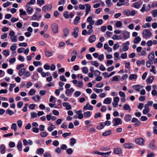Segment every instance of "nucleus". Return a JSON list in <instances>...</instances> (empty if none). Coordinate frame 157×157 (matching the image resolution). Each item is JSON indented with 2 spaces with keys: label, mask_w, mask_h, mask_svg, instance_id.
<instances>
[{
  "label": "nucleus",
  "mask_w": 157,
  "mask_h": 157,
  "mask_svg": "<svg viewBox=\"0 0 157 157\" xmlns=\"http://www.w3.org/2000/svg\"><path fill=\"white\" fill-rule=\"evenodd\" d=\"M143 36L145 38H150L152 36V34L149 29H145L142 32Z\"/></svg>",
  "instance_id": "nucleus-1"
},
{
  "label": "nucleus",
  "mask_w": 157,
  "mask_h": 157,
  "mask_svg": "<svg viewBox=\"0 0 157 157\" xmlns=\"http://www.w3.org/2000/svg\"><path fill=\"white\" fill-rule=\"evenodd\" d=\"M111 151L107 152L106 153L101 152L98 151H93L92 153L95 154H98L101 155L103 157H108L109 156Z\"/></svg>",
  "instance_id": "nucleus-2"
},
{
  "label": "nucleus",
  "mask_w": 157,
  "mask_h": 157,
  "mask_svg": "<svg viewBox=\"0 0 157 157\" xmlns=\"http://www.w3.org/2000/svg\"><path fill=\"white\" fill-rule=\"evenodd\" d=\"M52 6L51 4H47L43 6L42 8V10L43 12L45 13L47 11H50L52 9Z\"/></svg>",
  "instance_id": "nucleus-3"
},
{
  "label": "nucleus",
  "mask_w": 157,
  "mask_h": 157,
  "mask_svg": "<svg viewBox=\"0 0 157 157\" xmlns=\"http://www.w3.org/2000/svg\"><path fill=\"white\" fill-rule=\"evenodd\" d=\"M113 121L114 122L113 124L114 126L120 125L122 123V121L121 119L119 118H114L113 120Z\"/></svg>",
  "instance_id": "nucleus-4"
},
{
  "label": "nucleus",
  "mask_w": 157,
  "mask_h": 157,
  "mask_svg": "<svg viewBox=\"0 0 157 157\" xmlns=\"http://www.w3.org/2000/svg\"><path fill=\"white\" fill-rule=\"evenodd\" d=\"M135 142L136 144L140 146H143L144 142V139L141 138L136 139Z\"/></svg>",
  "instance_id": "nucleus-5"
},
{
  "label": "nucleus",
  "mask_w": 157,
  "mask_h": 157,
  "mask_svg": "<svg viewBox=\"0 0 157 157\" xmlns=\"http://www.w3.org/2000/svg\"><path fill=\"white\" fill-rule=\"evenodd\" d=\"M26 10L27 12L29 14H31L33 11V7L31 6L30 5L26 4Z\"/></svg>",
  "instance_id": "nucleus-6"
},
{
  "label": "nucleus",
  "mask_w": 157,
  "mask_h": 157,
  "mask_svg": "<svg viewBox=\"0 0 157 157\" xmlns=\"http://www.w3.org/2000/svg\"><path fill=\"white\" fill-rule=\"evenodd\" d=\"M123 145L125 148L128 149H132L134 147L133 144L132 143H125Z\"/></svg>",
  "instance_id": "nucleus-7"
},
{
  "label": "nucleus",
  "mask_w": 157,
  "mask_h": 157,
  "mask_svg": "<svg viewBox=\"0 0 157 157\" xmlns=\"http://www.w3.org/2000/svg\"><path fill=\"white\" fill-rule=\"evenodd\" d=\"M51 28L53 33H56L58 31V25L56 23L52 24L51 26Z\"/></svg>",
  "instance_id": "nucleus-8"
},
{
  "label": "nucleus",
  "mask_w": 157,
  "mask_h": 157,
  "mask_svg": "<svg viewBox=\"0 0 157 157\" xmlns=\"http://www.w3.org/2000/svg\"><path fill=\"white\" fill-rule=\"evenodd\" d=\"M124 0H119V2L117 4V5L118 6H121L123 5L128 6L129 3L128 2H124Z\"/></svg>",
  "instance_id": "nucleus-9"
},
{
  "label": "nucleus",
  "mask_w": 157,
  "mask_h": 157,
  "mask_svg": "<svg viewBox=\"0 0 157 157\" xmlns=\"http://www.w3.org/2000/svg\"><path fill=\"white\" fill-rule=\"evenodd\" d=\"M86 21L89 23V25L87 26L91 25V26H92V25H93L95 23V21L93 20L92 17L91 16L87 18Z\"/></svg>",
  "instance_id": "nucleus-10"
},
{
  "label": "nucleus",
  "mask_w": 157,
  "mask_h": 157,
  "mask_svg": "<svg viewBox=\"0 0 157 157\" xmlns=\"http://www.w3.org/2000/svg\"><path fill=\"white\" fill-rule=\"evenodd\" d=\"M155 141L153 140L148 145V147L152 150H155L156 149V147L155 145Z\"/></svg>",
  "instance_id": "nucleus-11"
},
{
  "label": "nucleus",
  "mask_w": 157,
  "mask_h": 157,
  "mask_svg": "<svg viewBox=\"0 0 157 157\" xmlns=\"http://www.w3.org/2000/svg\"><path fill=\"white\" fill-rule=\"evenodd\" d=\"M123 37L124 40H126L129 38L130 36L129 33L126 30L123 31L122 32Z\"/></svg>",
  "instance_id": "nucleus-12"
},
{
  "label": "nucleus",
  "mask_w": 157,
  "mask_h": 157,
  "mask_svg": "<svg viewBox=\"0 0 157 157\" xmlns=\"http://www.w3.org/2000/svg\"><path fill=\"white\" fill-rule=\"evenodd\" d=\"M85 5L86 7L85 11L86 13L85 15H86L89 13V12L90 11L91 7L90 5L88 4H86Z\"/></svg>",
  "instance_id": "nucleus-13"
},
{
  "label": "nucleus",
  "mask_w": 157,
  "mask_h": 157,
  "mask_svg": "<svg viewBox=\"0 0 157 157\" xmlns=\"http://www.w3.org/2000/svg\"><path fill=\"white\" fill-rule=\"evenodd\" d=\"M74 91V89L73 88H71L70 89L67 90L65 92V94L67 96H69L72 94Z\"/></svg>",
  "instance_id": "nucleus-14"
},
{
  "label": "nucleus",
  "mask_w": 157,
  "mask_h": 157,
  "mask_svg": "<svg viewBox=\"0 0 157 157\" xmlns=\"http://www.w3.org/2000/svg\"><path fill=\"white\" fill-rule=\"evenodd\" d=\"M143 87V86L139 85H134L132 86L133 89L136 90L137 92H139L141 88H142Z\"/></svg>",
  "instance_id": "nucleus-15"
},
{
  "label": "nucleus",
  "mask_w": 157,
  "mask_h": 157,
  "mask_svg": "<svg viewBox=\"0 0 157 157\" xmlns=\"http://www.w3.org/2000/svg\"><path fill=\"white\" fill-rule=\"evenodd\" d=\"M63 15L65 18L68 19L69 17H70L71 18H72L73 16V14H72V13L68 14V12L66 11L64 13Z\"/></svg>",
  "instance_id": "nucleus-16"
},
{
  "label": "nucleus",
  "mask_w": 157,
  "mask_h": 157,
  "mask_svg": "<svg viewBox=\"0 0 157 157\" xmlns=\"http://www.w3.org/2000/svg\"><path fill=\"white\" fill-rule=\"evenodd\" d=\"M148 59L149 60H153L155 58L154 53L153 52H150L148 55Z\"/></svg>",
  "instance_id": "nucleus-17"
},
{
  "label": "nucleus",
  "mask_w": 157,
  "mask_h": 157,
  "mask_svg": "<svg viewBox=\"0 0 157 157\" xmlns=\"http://www.w3.org/2000/svg\"><path fill=\"white\" fill-rule=\"evenodd\" d=\"M79 29L78 27H75L74 29V31L72 33L74 36L75 38H77L78 36V31Z\"/></svg>",
  "instance_id": "nucleus-18"
},
{
  "label": "nucleus",
  "mask_w": 157,
  "mask_h": 157,
  "mask_svg": "<svg viewBox=\"0 0 157 157\" xmlns=\"http://www.w3.org/2000/svg\"><path fill=\"white\" fill-rule=\"evenodd\" d=\"M87 28L89 30L87 31V34L88 35H90L93 33V26H87Z\"/></svg>",
  "instance_id": "nucleus-19"
},
{
  "label": "nucleus",
  "mask_w": 157,
  "mask_h": 157,
  "mask_svg": "<svg viewBox=\"0 0 157 157\" xmlns=\"http://www.w3.org/2000/svg\"><path fill=\"white\" fill-rule=\"evenodd\" d=\"M96 39V36L94 35H91L89 38V42L90 43H93L95 41Z\"/></svg>",
  "instance_id": "nucleus-20"
},
{
  "label": "nucleus",
  "mask_w": 157,
  "mask_h": 157,
  "mask_svg": "<svg viewBox=\"0 0 157 157\" xmlns=\"http://www.w3.org/2000/svg\"><path fill=\"white\" fill-rule=\"evenodd\" d=\"M123 108L125 110L131 111V110L130 106L128 104H126L123 105Z\"/></svg>",
  "instance_id": "nucleus-21"
},
{
  "label": "nucleus",
  "mask_w": 157,
  "mask_h": 157,
  "mask_svg": "<svg viewBox=\"0 0 157 157\" xmlns=\"http://www.w3.org/2000/svg\"><path fill=\"white\" fill-rule=\"evenodd\" d=\"M137 75L136 74H132L130 75L129 79L130 80L136 79L137 78Z\"/></svg>",
  "instance_id": "nucleus-22"
},
{
  "label": "nucleus",
  "mask_w": 157,
  "mask_h": 157,
  "mask_svg": "<svg viewBox=\"0 0 157 157\" xmlns=\"http://www.w3.org/2000/svg\"><path fill=\"white\" fill-rule=\"evenodd\" d=\"M132 118V116L129 114H127L124 117V120L126 122H128L131 121Z\"/></svg>",
  "instance_id": "nucleus-23"
},
{
  "label": "nucleus",
  "mask_w": 157,
  "mask_h": 157,
  "mask_svg": "<svg viewBox=\"0 0 157 157\" xmlns=\"http://www.w3.org/2000/svg\"><path fill=\"white\" fill-rule=\"evenodd\" d=\"M141 39L140 37L137 36L134 38L133 41V43L135 44H137L141 41Z\"/></svg>",
  "instance_id": "nucleus-24"
},
{
  "label": "nucleus",
  "mask_w": 157,
  "mask_h": 157,
  "mask_svg": "<svg viewBox=\"0 0 157 157\" xmlns=\"http://www.w3.org/2000/svg\"><path fill=\"white\" fill-rule=\"evenodd\" d=\"M104 47L105 49L107 50L109 52H111L112 51V48L109 47L107 43L104 44Z\"/></svg>",
  "instance_id": "nucleus-25"
},
{
  "label": "nucleus",
  "mask_w": 157,
  "mask_h": 157,
  "mask_svg": "<svg viewBox=\"0 0 157 157\" xmlns=\"http://www.w3.org/2000/svg\"><path fill=\"white\" fill-rule=\"evenodd\" d=\"M105 125L103 122L100 123L99 125L97 127V128L99 130L102 129L104 127Z\"/></svg>",
  "instance_id": "nucleus-26"
},
{
  "label": "nucleus",
  "mask_w": 157,
  "mask_h": 157,
  "mask_svg": "<svg viewBox=\"0 0 157 157\" xmlns=\"http://www.w3.org/2000/svg\"><path fill=\"white\" fill-rule=\"evenodd\" d=\"M112 131L111 130H106L102 133V135L104 136H106L110 135Z\"/></svg>",
  "instance_id": "nucleus-27"
},
{
  "label": "nucleus",
  "mask_w": 157,
  "mask_h": 157,
  "mask_svg": "<svg viewBox=\"0 0 157 157\" xmlns=\"http://www.w3.org/2000/svg\"><path fill=\"white\" fill-rule=\"evenodd\" d=\"M25 71L26 69L25 68H23L20 70L18 73L19 75L21 76L23 75L25 72Z\"/></svg>",
  "instance_id": "nucleus-28"
},
{
  "label": "nucleus",
  "mask_w": 157,
  "mask_h": 157,
  "mask_svg": "<svg viewBox=\"0 0 157 157\" xmlns=\"http://www.w3.org/2000/svg\"><path fill=\"white\" fill-rule=\"evenodd\" d=\"M17 147L18 150L19 151H21L22 150V143L21 141H20L18 142Z\"/></svg>",
  "instance_id": "nucleus-29"
},
{
  "label": "nucleus",
  "mask_w": 157,
  "mask_h": 157,
  "mask_svg": "<svg viewBox=\"0 0 157 157\" xmlns=\"http://www.w3.org/2000/svg\"><path fill=\"white\" fill-rule=\"evenodd\" d=\"M0 152L1 154H3L5 152V148L3 144H2L0 146Z\"/></svg>",
  "instance_id": "nucleus-30"
},
{
  "label": "nucleus",
  "mask_w": 157,
  "mask_h": 157,
  "mask_svg": "<svg viewBox=\"0 0 157 157\" xmlns=\"http://www.w3.org/2000/svg\"><path fill=\"white\" fill-rule=\"evenodd\" d=\"M121 150L119 148H115L114 150V152L116 154H119L121 153Z\"/></svg>",
  "instance_id": "nucleus-31"
},
{
  "label": "nucleus",
  "mask_w": 157,
  "mask_h": 157,
  "mask_svg": "<svg viewBox=\"0 0 157 157\" xmlns=\"http://www.w3.org/2000/svg\"><path fill=\"white\" fill-rule=\"evenodd\" d=\"M112 99L110 98H106L104 100V103L106 104H109L111 103Z\"/></svg>",
  "instance_id": "nucleus-32"
},
{
  "label": "nucleus",
  "mask_w": 157,
  "mask_h": 157,
  "mask_svg": "<svg viewBox=\"0 0 157 157\" xmlns=\"http://www.w3.org/2000/svg\"><path fill=\"white\" fill-rule=\"evenodd\" d=\"M70 145L71 146H73L76 143V141L75 139L73 138H71L70 139Z\"/></svg>",
  "instance_id": "nucleus-33"
},
{
  "label": "nucleus",
  "mask_w": 157,
  "mask_h": 157,
  "mask_svg": "<svg viewBox=\"0 0 157 157\" xmlns=\"http://www.w3.org/2000/svg\"><path fill=\"white\" fill-rule=\"evenodd\" d=\"M141 4H140L139 2H137L135 3H134L133 4V7L136 8V9H139L140 6Z\"/></svg>",
  "instance_id": "nucleus-34"
},
{
  "label": "nucleus",
  "mask_w": 157,
  "mask_h": 157,
  "mask_svg": "<svg viewBox=\"0 0 157 157\" xmlns=\"http://www.w3.org/2000/svg\"><path fill=\"white\" fill-rule=\"evenodd\" d=\"M80 20V17L79 16H77L75 17L74 20V23L75 25H77L79 23V21Z\"/></svg>",
  "instance_id": "nucleus-35"
},
{
  "label": "nucleus",
  "mask_w": 157,
  "mask_h": 157,
  "mask_svg": "<svg viewBox=\"0 0 157 157\" xmlns=\"http://www.w3.org/2000/svg\"><path fill=\"white\" fill-rule=\"evenodd\" d=\"M83 115L84 117L86 118L90 117L91 116L90 112V111L85 112L83 113Z\"/></svg>",
  "instance_id": "nucleus-36"
},
{
  "label": "nucleus",
  "mask_w": 157,
  "mask_h": 157,
  "mask_svg": "<svg viewBox=\"0 0 157 157\" xmlns=\"http://www.w3.org/2000/svg\"><path fill=\"white\" fill-rule=\"evenodd\" d=\"M82 72L84 74H86L88 72V68L86 67H84L82 69Z\"/></svg>",
  "instance_id": "nucleus-37"
},
{
  "label": "nucleus",
  "mask_w": 157,
  "mask_h": 157,
  "mask_svg": "<svg viewBox=\"0 0 157 157\" xmlns=\"http://www.w3.org/2000/svg\"><path fill=\"white\" fill-rule=\"evenodd\" d=\"M45 53L46 56L48 57H50L52 55V52L48 50L45 51Z\"/></svg>",
  "instance_id": "nucleus-38"
},
{
  "label": "nucleus",
  "mask_w": 157,
  "mask_h": 157,
  "mask_svg": "<svg viewBox=\"0 0 157 157\" xmlns=\"http://www.w3.org/2000/svg\"><path fill=\"white\" fill-rule=\"evenodd\" d=\"M17 124L15 123L13 124L11 126V128L15 132L17 130Z\"/></svg>",
  "instance_id": "nucleus-39"
},
{
  "label": "nucleus",
  "mask_w": 157,
  "mask_h": 157,
  "mask_svg": "<svg viewBox=\"0 0 157 157\" xmlns=\"http://www.w3.org/2000/svg\"><path fill=\"white\" fill-rule=\"evenodd\" d=\"M2 53L5 56H7L10 55L9 51V50H4Z\"/></svg>",
  "instance_id": "nucleus-40"
},
{
  "label": "nucleus",
  "mask_w": 157,
  "mask_h": 157,
  "mask_svg": "<svg viewBox=\"0 0 157 157\" xmlns=\"http://www.w3.org/2000/svg\"><path fill=\"white\" fill-rule=\"evenodd\" d=\"M69 30L67 29L66 28L63 30L64 35L65 37H67V35L69 33Z\"/></svg>",
  "instance_id": "nucleus-41"
},
{
  "label": "nucleus",
  "mask_w": 157,
  "mask_h": 157,
  "mask_svg": "<svg viewBox=\"0 0 157 157\" xmlns=\"http://www.w3.org/2000/svg\"><path fill=\"white\" fill-rule=\"evenodd\" d=\"M10 39L13 42H16L17 41V37L16 36H14L10 37Z\"/></svg>",
  "instance_id": "nucleus-42"
},
{
  "label": "nucleus",
  "mask_w": 157,
  "mask_h": 157,
  "mask_svg": "<svg viewBox=\"0 0 157 157\" xmlns=\"http://www.w3.org/2000/svg\"><path fill=\"white\" fill-rule=\"evenodd\" d=\"M44 150L42 148H40L37 150V152L38 154H42L44 152Z\"/></svg>",
  "instance_id": "nucleus-43"
},
{
  "label": "nucleus",
  "mask_w": 157,
  "mask_h": 157,
  "mask_svg": "<svg viewBox=\"0 0 157 157\" xmlns=\"http://www.w3.org/2000/svg\"><path fill=\"white\" fill-rule=\"evenodd\" d=\"M36 91L33 89H31L29 92V95H32L35 94Z\"/></svg>",
  "instance_id": "nucleus-44"
},
{
  "label": "nucleus",
  "mask_w": 157,
  "mask_h": 157,
  "mask_svg": "<svg viewBox=\"0 0 157 157\" xmlns=\"http://www.w3.org/2000/svg\"><path fill=\"white\" fill-rule=\"evenodd\" d=\"M17 48L16 44H13L11 46L10 49L12 51L15 50Z\"/></svg>",
  "instance_id": "nucleus-45"
},
{
  "label": "nucleus",
  "mask_w": 157,
  "mask_h": 157,
  "mask_svg": "<svg viewBox=\"0 0 157 157\" xmlns=\"http://www.w3.org/2000/svg\"><path fill=\"white\" fill-rule=\"evenodd\" d=\"M91 64L95 67H97L99 66L98 63L96 61H91Z\"/></svg>",
  "instance_id": "nucleus-46"
},
{
  "label": "nucleus",
  "mask_w": 157,
  "mask_h": 157,
  "mask_svg": "<svg viewBox=\"0 0 157 157\" xmlns=\"http://www.w3.org/2000/svg\"><path fill=\"white\" fill-rule=\"evenodd\" d=\"M33 65L36 67H37L39 65H41L42 64L40 61H34L33 62Z\"/></svg>",
  "instance_id": "nucleus-47"
},
{
  "label": "nucleus",
  "mask_w": 157,
  "mask_h": 157,
  "mask_svg": "<svg viewBox=\"0 0 157 157\" xmlns=\"http://www.w3.org/2000/svg\"><path fill=\"white\" fill-rule=\"evenodd\" d=\"M31 118L33 119L37 117V114L36 113L34 112H32L31 113Z\"/></svg>",
  "instance_id": "nucleus-48"
},
{
  "label": "nucleus",
  "mask_w": 157,
  "mask_h": 157,
  "mask_svg": "<svg viewBox=\"0 0 157 157\" xmlns=\"http://www.w3.org/2000/svg\"><path fill=\"white\" fill-rule=\"evenodd\" d=\"M103 23V20L102 19L98 20L95 23L96 25H101Z\"/></svg>",
  "instance_id": "nucleus-49"
},
{
  "label": "nucleus",
  "mask_w": 157,
  "mask_h": 157,
  "mask_svg": "<svg viewBox=\"0 0 157 157\" xmlns=\"http://www.w3.org/2000/svg\"><path fill=\"white\" fill-rule=\"evenodd\" d=\"M44 0H37V3L40 6L43 5L44 4Z\"/></svg>",
  "instance_id": "nucleus-50"
},
{
  "label": "nucleus",
  "mask_w": 157,
  "mask_h": 157,
  "mask_svg": "<svg viewBox=\"0 0 157 157\" xmlns=\"http://www.w3.org/2000/svg\"><path fill=\"white\" fill-rule=\"evenodd\" d=\"M123 13L124 15H125L127 16H128L130 15L129 10H124L123 11Z\"/></svg>",
  "instance_id": "nucleus-51"
},
{
  "label": "nucleus",
  "mask_w": 157,
  "mask_h": 157,
  "mask_svg": "<svg viewBox=\"0 0 157 157\" xmlns=\"http://www.w3.org/2000/svg\"><path fill=\"white\" fill-rule=\"evenodd\" d=\"M94 91L96 93H99L102 92L103 91V90L102 89H98L97 88H94Z\"/></svg>",
  "instance_id": "nucleus-52"
},
{
  "label": "nucleus",
  "mask_w": 157,
  "mask_h": 157,
  "mask_svg": "<svg viewBox=\"0 0 157 157\" xmlns=\"http://www.w3.org/2000/svg\"><path fill=\"white\" fill-rule=\"evenodd\" d=\"M6 113L10 116L14 114L13 112L10 109H7L6 111Z\"/></svg>",
  "instance_id": "nucleus-53"
},
{
  "label": "nucleus",
  "mask_w": 157,
  "mask_h": 157,
  "mask_svg": "<svg viewBox=\"0 0 157 157\" xmlns=\"http://www.w3.org/2000/svg\"><path fill=\"white\" fill-rule=\"evenodd\" d=\"M151 69L150 70L151 72H152L154 74H156V71L155 70V67L154 65H152L151 66Z\"/></svg>",
  "instance_id": "nucleus-54"
},
{
  "label": "nucleus",
  "mask_w": 157,
  "mask_h": 157,
  "mask_svg": "<svg viewBox=\"0 0 157 157\" xmlns=\"http://www.w3.org/2000/svg\"><path fill=\"white\" fill-rule=\"evenodd\" d=\"M55 128V127L54 125H53V124H51V127H48V131H49V132H51L52 131H53V129Z\"/></svg>",
  "instance_id": "nucleus-55"
},
{
  "label": "nucleus",
  "mask_w": 157,
  "mask_h": 157,
  "mask_svg": "<svg viewBox=\"0 0 157 157\" xmlns=\"http://www.w3.org/2000/svg\"><path fill=\"white\" fill-rule=\"evenodd\" d=\"M17 124L19 127L21 128L22 125V122L20 120H19L17 121Z\"/></svg>",
  "instance_id": "nucleus-56"
},
{
  "label": "nucleus",
  "mask_w": 157,
  "mask_h": 157,
  "mask_svg": "<svg viewBox=\"0 0 157 157\" xmlns=\"http://www.w3.org/2000/svg\"><path fill=\"white\" fill-rule=\"evenodd\" d=\"M19 12L20 13V15H26V12L25 11H24L22 9H20L19 10Z\"/></svg>",
  "instance_id": "nucleus-57"
},
{
  "label": "nucleus",
  "mask_w": 157,
  "mask_h": 157,
  "mask_svg": "<svg viewBox=\"0 0 157 157\" xmlns=\"http://www.w3.org/2000/svg\"><path fill=\"white\" fill-rule=\"evenodd\" d=\"M116 26L117 27H120L122 25V23L120 21H117L116 23Z\"/></svg>",
  "instance_id": "nucleus-58"
},
{
  "label": "nucleus",
  "mask_w": 157,
  "mask_h": 157,
  "mask_svg": "<svg viewBox=\"0 0 157 157\" xmlns=\"http://www.w3.org/2000/svg\"><path fill=\"white\" fill-rule=\"evenodd\" d=\"M48 135V133L46 132H42L40 133V135L42 137H45Z\"/></svg>",
  "instance_id": "nucleus-59"
},
{
  "label": "nucleus",
  "mask_w": 157,
  "mask_h": 157,
  "mask_svg": "<svg viewBox=\"0 0 157 157\" xmlns=\"http://www.w3.org/2000/svg\"><path fill=\"white\" fill-rule=\"evenodd\" d=\"M81 94V93L79 91H76L74 94V95H75V96L76 97H77L78 96H79Z\"/></svg>",
  "instance_id": "nucleus-60"
},
{
  "label": "nucleus",
  "mask_w": 157,
  "mask_h": 157,
  "mask_svg": "<svg viewBox=\"0 0 157 157\" xmlns=\"http://www.w3.org/2000/svg\"><path fill=\"white\" fill-rule=\"evenodd\" d=\"M154 78L152 77H151L147 80V82L148 83H151L153 80Z\"/></svg>",
  "instance_id": "nucleus-61"
},
{
  "label": "nucleus",
  "mask_w": 157,
  "mask_h": 157,
  "mask_svg": "<svg viewBox=\"0 0 157 157\" xmlns=\"http://www.w3.org/2000/svg\"><path fill=\"white\" fill-rule=\"evenodd\" d=\"M16 86V85L14 84H11L10 85V87L9 89V90L10 91H12L13 90V88Z\"/></svg>",
  "instance_id": "nucleus-62"
},
{
  "label": "nucleus",
  "mask_w": 157,
  "mask_h": 157,
  "mask_svg": "<svg viewBox=\"0 0 157 157\" xmlns=\"http://www.w3.org/2000/svg\"><path fill=\"white\" fill-rule=\"evenodd\" d=\"M101 74V72L98 70H96L94 72V75L95 76H99Z\"/></svg>",
  "instance_id": "nucleus-63"
},
{
  "label": "nucleus",
  "mask_w": 157,
  "mask_h": 157,
  "mask_svg": "<svg viewBox=\"0 0 157 157\" xmlns=\"http://www.w3.org/2000/svg\"><path fill=\"white\" fill-rule=\"evenodd\" d=\"M152 14L154 17H155L157 16V10L156 9L153 10L152 12Z\"/></svg>",
  "instance_id": "nucleus-64"
}]
</instances>
